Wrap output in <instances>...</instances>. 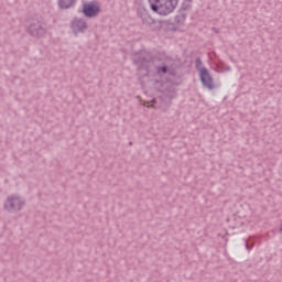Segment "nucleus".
<instances>
[{"label": "nucleus", "mask_w": 282, "mask_h": 282, "mask_svg": "<svg viewBox=\"0 0 282 282\" xmlns=\"http://www.w3.org/2000/svg\"><path fill=\"white\" fill-rule=\"evenodd\" d=\"M130 145L133 144L132 142L129 143Z\"/></svg>", "instance_id": "obj_12"}, {"label": "nucleus", "mask_w": 282, "mask_h": 282, "mask_svg": "<svg viewBox=\"0 0 282 282\" xmlns=\"http://www.w3.org/2000/svg\"><path fill=\"white\" fill-rule=\"evenodd\" d=\"M58 6L62 10H69L76 6V0H58Z\"/></svg>", "instance_id": "obj_7"}, {"label": "nucleus", "mask_w": 282, "mask_h": 282, "mask_svg": "<svg viewBox=\"0 0 282 282\" xmlns=\"http://www.w3.org/2000/svg\"><path fill=\"white\" fill-rule=\"evenodd\" d=\"M156 74H169V66H158L156 67Z\"/></svg>", "instance_id": "obj_10"}, {"label": "nucleus", "mask_w": 282, "mask_h": 282, "mask_svg": "<svg viewBox=\"0 0 282 282\" xmlns=\"http://www.w3.org/2000/svg\"><path fill=\"white\" fill-rule=\"evenodd\" d=\"M199 78L203 87L209 90L215 89V79H213V76L208 72V68L200 69Z\"/></svg>", "instance_id": "obj_5"}, {"label": "nucleus", "mask_w": 282, "mask_h": 282, "mask_svg": "<svg viewBox=\"0 0 282 282\" xmlns=\"http://www.w3.org/2000/svg\"><path fill=\"white\" fill-rule=\"evenodd\" d=\"M83 12L88 19H94V17L100 14V4L96 1L85 3L83 6Z\"/></svg>", "instance_id": "obj_4"}, {"label": "nucleus", "mask_w": 282, "mask_h": 282, "mask_svg": "<svg viewBox=\"0 0 282 282\" xmlns=\"http://www.w3.org/2000/svg\"><path fill=\"white\" fill-rule=\"evenodd\" d=\"M185 22H186V13H178L175 17V23H177V25H184Z\"/></svg>", "instance_id": "obj_8"}, {"label": "nucleus", "mask_w": 282, "mask_h": 282, "mask_svg": "<svg viewBox=\"0 0 282 282\" xmlns=\"http://www.w3.org/2000/svg\"><path fill=\"white\" fill-rule=\"evenodd\" d=\"M72 30L75 34H78V32H85V30H87V22L83 19L75 18L72 22Z\"/></svg>", "instance_id": "obj_6"}, {"label": "nucleus", "mask_w": 282, "mask_h": 282, "mask_svg": "<svg viewBox=\"0 0 282 282\" xmlns=\"http://www.w3.org/2000/svg\"><path fill=\"white\" fill-rule=\"evenodd\" d=\"M180 0H149L152 12L160 17H169L177 8Z\"/></svg>", "instance_id": "obj_1"}, {"label": "nucleus", "mask_w": 282, "mask_h": 282, "mask_svg": "<svg viewBox=\"0 0 282 282\" xmlns=\"http://www.w3.org/2000/svg\"><path fill=\"white\" fill-rule=\"evenodd\" d=\"M149 21H151V17H149V15H143L142 17L143 25H149Z\"/></svg>", "instance_id": "obj_11"}, {"label": "nucleus", "mask_w": 282, "mask_h": 282, "mask_svg": "<svg viewBox=\"0 0 282 282\" xmlns=\"http://www.w3.org/2000/svg\"><path fill=\"white\" fill-rule=\"evenodd\" d=\"M25 200L19 195H9L4 202L3 208L7 213H19L23 210Z\"/></svg>", "instance_id": "obj_3"}, {"label": "nucleus", "mask_w": 282, "mask_h": 282, "mask_svg": "<svg viewBox=\"0 0 282 282\" xmlns=\"http://www.w3.org/2000/svg\"><path fill=\"white\" fill-rule=\"evenodd\" d=\"M196 69L202 74V69H206V67H203L204 63L202 62V58L197 57L195 61Z\"/></svg>", "instance_id": "obj_9"}, {"label": "nucleus", "mask_w": 282, "mask_h": 282, "mask_svg": "<svg viewBox=\"0 0 282 282\" xmlns=\"http://www.w3.org/2000/svg\"><path fill=\"white\" fill-rule=\"evenodd\" d=\"M32 36L35 39H41L47 34V29H45V21L41 17L32 18L30 24L26 29Z\"/></svg>", "instance_id": "obj_2"}]
</instances>
